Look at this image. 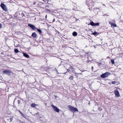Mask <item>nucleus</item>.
<instances>
[{
  "label": "nucleus",
  "mask_w": 123,
  "mask_h": 123,
  "mask_svg": "<svg viewBox=\"0 0 123 123\" xmlns=\"http://www.w3.org/2000/svg\"><path fill=\"white\" fill-rule=\"evenodd\" d=\"M68 107L70 110L73 111V113L75 111H78V109L77 108H74L71 106L69 105Z\"/></svg>",
  "instance_id": "f257e3e1"
},
{
  "label": "nucleus",
  "mask_w": 123,
  "mask_h": 123,
  "mask_svg": "<svg viewBox=\"0 0 123 123\" xmlns=\"http://www.w3.org/2000/svg\"><path fill=\"white\" fill-rule=\"evenodd\" d=\"M110 74V73L108 72H106L101 75L100 77L103 78H105L108 77Z\"/></svg>",
  "instance_id": "f03ea898"
},
{
  "label": "nucleus",
  "mask_w": 123,
  "mask_h": 123,
  "mask_svg": "<svg viewBox=\"0 0 123 123\" xmlns=\"http://www.w3.org/2000/svg\"><path fill=\"white\" fill-rule=\"evenodd\" d=\"M11 73V71L8 70H4L3 72V74H6L10 76L11 75L10 73Z\"/></svg>",
  "instance_id": "7ed1b4c3"
},
{
  "label": "nucleus",
  "mask_w": 123,
  "mask_h": 123,
  "mask_svg": "<svg viewBox=\"0 0 123 123\" xmlns=\"http://www.w3.org/2000/svg\"><path fill=\"white\" fill-rule=\"evenodd\" d=\"M51 106L52 107L54 111L55 112H58L60 111L59 109L57 107L53 105H52Z\"/></svg>",
  "instance_id": "20e7f679"
},
{
  "label": "nucleus",
  "mask_w": 123,
  "mask_h": 123,
  "mask_svg": "<svg viewBox=\"0 0 123 123\" xmlns=\"http://www.w3.org/2000/svg\"><path fill=\"white\" fill-rule=\"evenodd\" d=\"M90 24L93 26H98L99 25V23H94L93 21H92L90 23Z\"/></svg>",
  "instance_id": "39448f33"
},
{
  "label": "nucleus",
  "mask_w": 123,
  "mask_h": 123,
  "mask_svg": "<svg viewBox=\"0 0 123 123\" xmlns=\"http://www.w3.org/2000/svg\"><path fill=\"white\" fill-rule=\"evenodd\" d=\"M28 25L33 30L37 29L36 27L34 25L31 24H28Z\"/></svg>",
  "instance_id": "423d86ee"
},
{
  "label": "nucleus",
  "mask_w": 123,
  "mask_h": 123,
  "mask_svg": "<svg viewBox=\"0 0 123 123\" xmlns=\"http://www.w3.org/2000/svg\"><path fill=\"white\" fill-rule=\"evenodd\" d=\"M114 93L116 96L119 97L120 96V95L119 92L117 90H116L115 91Z\"/></svg>",
  "instance_id": "0eeeda50"
},
{
  "label": "nucleus",
  "mask_w": 123,
  "mask_h": 123,
  "mask_svg": "<svg viewBox=\"0 0 123 123\" xmlns=\"http://www.w3.org/2000/svg\"><path fill=\"white\" fill-rule=\"evenodd\" d=\"M31 36L34 38H36L37 37V35L36 32L32 33V34Z\"/></svg>",
  "instance_id": "6e6552de"
},
{
  "label": "nucleus",
  "mask_w": 123,
  "mask_h": 123,
  "mask_svg": "<svg viewBox=\"0 0 123 123\" xmlns=\"http://www.w3.org/2000/svg\"><path fill=\"white\" fill-rule=\"evenodd\" d=\"M23 55L24 56L27 58H30L28 54L24 53H23Z\"/></svg>",
  "instance_id": "1a4fd4ad"
},
{
  "label": "nucleus",
  "mask_w": 123,
  "mask_h": 123,
  "mask_svg": "<svg viewBox=\"0 0 123 123\" xmlns=\"http://www.w3.org/2000/svg\"><path fill=\"white\" fill-rule=\"evenodd\" d=\"M0 6L2 8H6V6L3 3H2L0 5Z\"/></svg>",
  "instance_id": "9d476101"
},
{
  "label": "nucleus",
  "mask_w": 123,
  "mask_h": 123,
  "mask_svg": "<svg viewBox=\"0 0 123 123\" xmlns=\"http://www.w3.org/2000/svg\"><path fill=\"white\" fill-rule=\"evenodd\" d=\"M37 105V104H36L35 103H32L31 105V106L32 107L34 108L36 105Z\"/></svg>",
  "instance_id": "9b49d317"
},
{
  "label": "nucleus",
  "mask_w": 123,
  "mask_h": 123,
  "mask_svg": "<svg viewBox=\"0 0 123 123\" xmlns=\"http://www.w3.org/2000/svg\"><path fill=\"white\" fill-rule=\"evenodd\" d=\"M73 35L74 36H76L77 35V34L75 31H74L73 33Z\"/></svg>",
  "instance_id": "f8f14e48"
},
{
  "label": "nucleus",
  "mask_w": 123,
  "mask_h": 123,
  "mask_svg": "<svg viewBox=\"0 0 123 123\" xmlns=\"http://www.w3.org/2000/svg\"><path fill=\"white\" fill-rule=\"evenodd\" d=\"M92 35H95L96 34H97V35L99 34V33L98 32H97L95 31L93 33H92Z\"/></svg>",
  "instance_id": "ddd939ff"
},
{
  "label": "nucleus",
  "mask_w": 123,
  "mask_h": 123,
  "mask_svg": "<svg viewBox=\"0 0 123 123\" xmlns=\"http://www.w3.org/2000/svg\"><path fill=\"white\" fill-rule=\"evenodd\" d=\"M14 51L15 53H17L19 52L18 50L17 49H14Z\"/></svg>",
  "instance_id": "4468645a"
},
{
  "label": "nucleus",
  "mask_w": 123,
  "mask_h": 123,
  "mask_svg": "<svg viewBox=\"0 0 123 123\" xmlns=\"http://www.w3.org/2000/svg\"><path fill=\"white\" fill-rule=\"evenodd\" d=\"M36 29H37V31L40 33V34H41L42 33V31L40 29L37 28Z\"/></svg>",
  "instance_id": "2eb2a0df"
},
{
  "label": "nucleus",
  "mask_w": 123,
  "mask_h": 123,
  "mask_svg": "<svg viewBox=\"0 0 123 123\" xmlns=\"http://www.w3.org/2000/svg\"><path fill=\"white\" fill-rule=\"evenodd\" d=\"M73 76H71L69 77V79H70L71 80H73Z\"/></svg>",
  "instance_id": "dca6fc26"
},
{
  "label": "nucleus",
  "mask_w": 123,
  "mask_h": 123,
  "mask_svg": "<svg viewBox=\"0 0 123 123\" xmlns=\"http://www.w3.org/2000/svg\"><path fill=\"white\" fill-rule=\"evenodd\" d=\"M19 111L23 117H25L24 115L20 111Z\"/></svg>",
  "instance_id": "f3484780"
},
{
  "label": "nucleus",
  "mask_w": 123,
  "mask_h": 123,
  "mask_svg": "<svg viewBox=\"0 0 123 123\" xmlns=\"http://www.w3.org/2000/svg\"><path fill=\"white\" fill-rule=\"evenodd\" d=\"M2 9L5 12H7L8 11L7 8H2Z\"/></svg>",
  "instance_id": "a211bd4d"
},
{
  "label": "nucleus",
  "mask_w": 123,
  "mask_h": 123,
  "mask_svg": "<svg viewBox=\"0 0 123 123\" xmlns=\"http://www.w3.org/2000/svg\"><path fill=\"white\" fill-rule=\"evenodd\" d=\"M111 26H113L114 27H116V25L114 24L111 23Z\"/></svg>",
  "instance_id": "6ab92c4d"
},
{
  "label": "nucleus",
  "mask_w": 123,
  "mask_h": 123,
  "mask_svg": "<svg viewBox=\"0 0 123 123\" xmlns=\"http://www.w3.org/2000/svg\"><path fill=\"white\" fill-rule=\"evenodd\" d=\"M111 62L112 64H113L114 63V62L113 60H111Z\"/></svg>",
  "instance_id": "aec40b11"
},
{
  "label": "nucleus",
  "mask_w": 123,
  "mask_h": 123,
  "mask_svg": "<svg viewBox=\"0 0 123 123\" xmlns=\"http://www.w3.org/2000/svg\"><path fill=\"white\" fill-rule=\"evenodd\" d=\"M117 83V82L116 81H113L112 82V84H114L116 83Z\"/></svg>",
  "instance_id": "412c9836"
},
{
  "label": "nucleus",
  "mask_w": 123,
  "mask_h": 123,
  "mask_svg": "<svg viewBox=\"0 0 123 123\" xmlns=\"http://www.w3.org/2000/svg\"><path fill=\"white\" fill-rule=\"evenodd\" d=\"M18 104H20L21 101L20 100H18Z\"/></svg>",
  "instance_id": "4be33fe9"
},
{
  "label": "nucleus",
  "mask_w": 123,
  "mask_h": 123,
  "mask_svg": "<svg viewBox=\"0 0 123 123\" xmlns=\"http://www.w3.org/2000/svg\"><path fill=\"white\" fill-rule=\"evenodd\" d=\"M98 109L100 111H101L102 110V109L101 108V107H99L98 108Z\"/></svg>",
  "instance_id": "5701e85b"
},
{
  "label": "nucleus",
  "mask_w": 123,
  "mask_h": 123,
  "mask_svg": "<svg viewBox=\"0 0 123 123\" xmlns=\"http://www.w3.org/2000/svg\"><path fill=\"white\" fill-rule=\"evenodd\" d=\"M2 26V24L1 23H0V28H1Z\"/></svg>",
  "instance_id": "b1692460"
},
{
  "label": "nucleus",
  "mask_w": 123,
  "mask_h": 123,
  "mask_svg": "<svg viewBox=\"0 0 123 123\" xmlns=\"http://www.w3.org/2000/svg\"><path fill=\"white\" fill-rule=\"evenodd\" d=\"M102 63L101 62L98 63V65L99 66Z\"/></svg>",
  "instance_id": "393cba45"
},
{
  "label": "nucleus",
  "mask_w": 123,
  "mask_h": 123,
  "mask_svg": "<svg viewBox=\"0 0 123 123\" xmlns=\"http://www.w3.org/2000/svg\"><path fill=\"white\" fill-rule=\"evenodd\" d=\"M92 70L93 71V66L92 67Z\"/></svg>",
  "instance_id": "a878e982"
},
{
  "label": "nucleus",
  "mask_w": 123,
  "mask_h": 123,
  "mask_svg": "<svg viewBox=\"0 0 123 123\" xmlns=\"http://www.w3.org/2000/svg\"><path fill=\"white\" fill-rule=\"evenodd\" d=\"M36 3V2H34L33 3V5H35V4Z\"/></svg>",
  "instance_id": "bb28decb"
},
{
  "label": "nucleus",
  "mask_w": 123,
  "mask_h": 123,
  "mask_svg": "<svg viewBox=\"0 0 123 123\" xmlns=\"http://www.w3.org/2000/svg\"><path fill=\"white\" fill-rule=\"evenodd\" d=\"M55 18H54L53 20V22H55Z\"/></svg>",
  "instance_id": "cd10ccee"
},
{
  "label": "nucleus",
  "mask_w": 123,
  "mask_h": 123,
  "mask_svg": "<svg viewBox=\"0 0 123 123\" xmlns=\"http://www.w3.org/2000/svg\"><path fill=\"white\" fill-rule=\"evenodd\" d=\"M39 114L38 113H36V115H37V114Z\"/></svg>",
  "instance_id": "c85d7f7f"
},
{
  "label": "nucleus",
  "mask_w": 123,
  "mask_h": 123,
  "mask_svg": "<svg viewBox=\"0 0 123 123\" xmlns=\"http://www.w3.org/2000/svg\"><path fill=\"white\" fill-rule=\"evenodd\" d=\"M45 18H47V15H46L45 16Z\"/></svg>",
  "instance_id": "c756f323"
},
{
  "label": "nucleus",
  "mask_w": 123,
  "mask_h": 123,
  "mask_svg": "<svg viewBox=\"0 0 123 123\" xmlns=\"http://www.w3.org/2000/svg\"><path fill=\"white\" fill-rule=\"evenodd\" d=\"M47 11H50V10H48V9H47Z\"/></svg>",
  "instance_id": "7c9ffc66"
},
{
  "label": "nucleus",
  "mask_w": 123,
  "mask_h": 123,
  "mask_svg": "<svg viewBox=\"0 0 123 123\" xmlns=\"http://www.w3.org/2000/svg\"><path fill=\"white\" fill-rule=\"evenodd\" d=\"M89 10H91L90 8H89Z\"/></svg>",
  "instance_id": "2f4dec72"
},
{
  "label": "nucleus",
  "mask_w": 123,
  "mask_h": 123,
  "mask_svg": "<svg viewBox=\"0 0 123 123\" xmlns=\"http://www.w3.org/2000/svg\"><path fill=\"white\" fill-rule=\"evenodd\" d=\"M88 61L89 62V61H91V60H90V61H89V60H88Z\"/></svg>",
  "instance_id": "473e14b6"
},
{
  "label": "nucleus",
  "mask_w": 123,
  "mask_h": 123,
  "mask_svg": "<svg viewBox=\"0 0 123 123\" xmlns=\"http://www.w3.org/2000/svg\"><path fill=\"white\" fill-rule=\"evenodd\" d=\"M79 74H82L81 73H79Z\"/></svg>",
  "instance_id": "72a5a7b5"
},
{
  "label": "nucleus",
  "mask_w": 123,
  "mask_h": 123,
  "mask_svg": "<svg viewBox=\"0 0 123 123\" xmlns=\"http://www.w3.org/2000/svg\"><path fill=\"white\" fill-rule=\"evenodd\" d=\"M15 99H14V101L15 100Z\"/></svg>",
  "instance_id": "f704fd0d"
},
{
  "label": "nucleus",
  "mask_w": 123,
  "mask_h": 123,
  "mask_svg": "<svg viewBox=\"0 0 123 123\" xmlns=\"http://www.w3.org/2000/svg\"><path fill=\"white\" fill-rule=\"evenodd\" d=\"M73 10H74V8H73Z\"/></svg>",
  "instance_id": "c9c22d12"
},
{
  "label": "nucleus",
  "mask_w": 123,
  "mask_h": 123,
  "mask_svg": "<svg viewBox=\"0 0 123 123\" xmlns=\"http://www.w3.org/2000/svg\"><path fill=\"white\" fill-rule=\"evenodd\" d=\"M69 69H68V71H69Z\"/></svg>",
  "instance_id": "e433bc0d"
},
{
  "label": "nucleus",
  "mask_w": 123,
  "mask_h": 123,
  "mask_svg": "<svg viewBox=\"0 0 123 123\" xmlns=\"http://www.w3.org/2000/svg\"><path fill=\"white\" fill-rule=\"evenodd\" d=\"M69 69H68V71H69Z\"/></svg>",
  "instance_id": "4c0bfd02"
}]
</instances>
